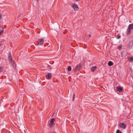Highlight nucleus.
Returning a JSON list of instances; mask_svg holds the SVG:
<instances>
[{
	"mask_svg": "<svg viewBox=\"0 0 133 133\" xmlns=\"http://www.w3.org/2000/svg\"><path fill=\"white\" fill-rule=\"evenodd\" d=\"M128 60L130 62H133V57H129L128 58Z\"/></svg>",
	"mask_w": 133,
	"mask_h": 133,
	"instance_id": "1a4fd4ad",
	"label": "nucleus"
},
{
	"mask_svg": "<svg viewBox=\"0 0 133 133\" xmlns=\"http://www.w3.org/2000/svg\"><path fill=\"white\" fill-rule=\"evenodd\" d=\"M116 133H122V132L119 130L118 129L117 130Z\"/></svg>",
	"mask_w": 133,
	"mask_h": 133,
	"instance_id": "4468645a",
	"label": "nucleus"
},
{
	"mask_svg": "<svg viewBox=\"0 0 133 133\" xmlns=\"http://www.w3.org/2000/svg\"><path fill=\"white\" fill-rule=\"evenodd\" d=\"M9 56H11V54H10V53H9Z\"/></svg>",
	"mask_w": 133,
	"mask_h": 133,
	"instance_id": "4be33fe9",
	"label": "nucleus"
},
{
	"mask_svg": "<svg viewBox=\"0 0 133 133\" xmlns=\"http://www.w3.org/2000/svg\"><path fill=\"white\" fill-rule=\"evenodd\" d=\"M1 59V58H0V60Z\"/></svg>",
	"mask_w": 133,
	"mask_h": 133,
	"instance_id": "cd10ccee",
	"label": "nucleus"
},
{
	"mask_svg": "<svg viewBox=\"0 0 133 133\" xmlns=\"http://www.w3.org/2000/svg\"><path fill=\"white\" fill-rule=\"evenodd\" d=\"M3 69L2 67H0V73L2 72L3 70Z\"/></svg>",
	"mask_w": 133,
	"mask_h": 133,
	"instance_id": "dca6fc26",
	"label": "nucleus"
},
{
	"mask_svg": "<svg viewBox=\"0 0 133 133\" xmlns=\"http://www.w3.org/2000/svg\"><path fill=\"white\" fill-rule=\"evenodd\" d=\"M97 67L96 66H93L91 68V70L92 72H94L96 68Z\"/></svg>",
	"mask_w": 133,
	"mask_h": 133,
	"instance_id": "9d476101",
	"label": "nucleus"
},
{
	"mask_svg": "<svg viewBox=\"0 0 133 133\" xmlns=\"http://www.w3.org/2000/svg\"><path fill=\"white\" fill-rule=\"evenodd\" d=\"M48 67L49 68H50V69H51L52 68V67H51V66L50 65H48Z\"/></svg>",
	"mask_w": 133,
	"mask_h": 133,
	"instance_id": "6ab92c4d",
	"label": "nucleus"
},
{
	"mask_svg": "<svg viewBox=\"0 0 133 133\" xmlns=\"http://www.w3.org/2000/svg\"><path fill=\"white\" fill-rule=\"evenodd\" d=\"M72 7H73L75 10H78V6L75 4H74V5H72Z\"/></svg>",
	"mask_w": 133,
	"mask_h": 133,
	"instance_id": "0eeeda50",
	"label": "nucleus"
},
{
	"mask_svg": "<svg viewBox=\"0 0 133 133\" xmlns=\"http://www.w3.org/2000/svg\"><path fill=\"white\" fill-rule=\"evenodd\" d=\"M2 15L0 14V19H2Z\"/></svg>",
	"mask_w": 133,
	"mask_h": 133,
	"instance_id": "aec40b11",
	"label": "nucleus"
},
{
	"mask_svg": "<svg viewBox=\"0 0 133 133\" xmlns=\"http://www.w3.org/2000/svg\"><path fill=\"white\" fill-rule=\"evenodd\" d=\"M117 91H122L123 90V89L122 87L118 86L116 87Z\"/></svg>",
	"mask_w": 133,
	"mask_h": 133,
	"instance_id": "423d86ee",
	"label": "nucleus"
},
{
	"mask_svg": "<svg viewBox=\"0 0 133 133\" xmlns=\"http://www.w3.org/2000/svg\"><path fill=\"white\" fill-rule=\"evenodd\" d=\"M4 31V29H2V30H1V32H3V31Z\"/></svg>",
	"mask_w": 133,
	"mask_h": 133,
	"instance_id": "412c9836",
	"label": "nucleus"
},
{
	"mask_svg": "<svg viewBox=\"0 0 133 133\" xmlns=\"http://www.w3.org/2000/svg\"><path fill=\"white\" fill-rule=\"evenodd\" d=\"M90 36H91V35H89V37H90Z\"/></svg>",
	"mask_w": 133,
	"mask_h": 133,
	"instance_id": "b1692460",
	"label": "nucleus"
},
{
	"mask_svg": "<svg viewBox=\"0 0 133 133\" xmlns=\"http://www.w3.org/2000/svg\"><path fill=\"white\" fill-rule=\"evenodd\" d=\"M44 38H42L38 40V44L41 45L44 42Z\"/></svg>",
	"mask_w": 133,
	"mask_h": 133,
	"instance_id": "7ed1b4c3",
	"label": "nucleus"
},
{
	"mask_svg": "<svg viewBox=\"0 0 133 133\" xmlns=\"http://www.w3.org/2000/svg\"><path fill=\"white\" fill-rule=\"evenodd\" d=\"M55 121V119L54 118L51 119L50 121V123H49L48 124V126L50 127H53L55 124L54 122Z\"/></svg>",
	"mask_w": 133,
	"mask_h": 133,
	"instance_id": "f03ea898",
	"label": "nucleus"
},
{
	"mask_svg": "<svg viewBox=\"0 0 133 133\" xmlns=\"http://www.w3.org/2000/svg\"><path fill=\"white\" fill-rule=\"evenodd\" d=\"M119 126L120 127L123 129H125L126 127V125L124 123H120Z\"/></svg>",
	"mask_w": 133,
	"mask_h": 133,
	"instance_id": "20e7f679",
	"label": "nucleus"
},
{
	"mask_svg": "<svg viewBox=\"0 0 133 133\" xmlns=\"http://www.w3.org/2000/svg\"><path fill=\"white\" fill-rule=\"evenodd\" d=\"M81 68V66L79 65H77L75 68L74 71H76L79 70Z\"/></svg>",
	"mask_w": 133,
	"mask_h": 133,
	"instance_id": "39448f33",
	"label": "nucleus"
},
{
	"mask_svg": "<svg viewBox=\"0 0 133 133\" xmlns=\"http://www.w3.org/2000/svg\"><path fill=\"white\" fill-rule=\"evenodd\" d=\"M13 62H14L13 64H14V63H15V62L14 61Z\"/></svg>",
	"mask_w": 133,
	"mask_h": 133,
	"instance_id": "393cba45",
	"label": "nucleus"
},
{
	"mask_svg": "<svg viewBox=\"0 0 133 133\" xmlns=\"http://www.w3.org/2000/svg\"><path fill=\"white\" fill-rule=\"evenodd\" d=\"M108 65L110 66H111L113 65V63L111 61H109L108 63Z\"/></svg>",
	"mask_w": 133,
	"mask_h": 133,
	"instance_id": "9b49d317",
	"label": "nucleus"
},
{
	"mask_svg": "<svg viewBox=\"0 0 133 133\" xmlns=\"http://www.w3.org/2000/svg\"><path fill=\"white\" fill-rule=\"evenodd\" d=\"M46 78L47 79H50L51 78V74L50 73H48L46 76Z\"/></svg>",
	"mask_w": 133,
	"mask_h": 133,
	"instance_id": "6e6552de",
	"label": "nucleus"
},
{
	"mask_svg": "<svg viewBox=\"0 0 133 133\" xmlns=\"http://www.w3.org/2000/svg\"><path fill=\"white\" fill-rule=\"evenodd\" d=\"M121 48V46H120V47H119L118 48V49H120V48Z\"/></svg>",
	"mask_w": 133,
	"mask_h": 133,
	"instance_id": "5701e85b",
	"label": "nucleus"
},
{
	"mask_svg": "<svg viewBox=\"0 0 133 133\" xmlns=\"http://www.w3.org/2000/svg\"><path fill=\"white\" fill-rule=\"evenodd\" d=\"M117 39H119V38H120L121 37V36L119 35V34H118V35H117Z\"/></svg>",
	"mask_w": 133,
	"mask_h": 133,
	"instance_id": "f3484780",
	"label": "nucleus"
},
{
	"mask_svg": "<svg viewBox=\"0 0 133 133\" xmlns=\"http://www.w3.org/2000/svg\"><path fill=\"white\" fill-rule=\"evenodd\" d=\"M9 60L10 62H11L12 61V56H9Z\"/></svg>",
	"mask_w": 133,
	"mask_h": 133,
	"instance_id": "f8f14e48",
	"label": "nucleus"
},
{
	"mask_svg": "<svg viewBox=\"0 0 133 133\" xmlns=\"http://www.w3.org/2000/svg\"><path fill=\"white\" fill-rule=\"evenodd\" d=\"M1 32H0V35H1Z\"/></svg>",
	"mask_w": 133,
	"mask_h": 133,
	"instance_id": "a878e982",
	"label": "nucleus"
},
{
	"mask_svg": "<svg viewBox=\"0 0 133 133\" xmlns=\"http://www.w3.org/2000/svg\"><path fill=\"white\" fill-rule=\"evenodd\" d=\"M133 31V24H129L127 30V34H130L131 31Z\"/></svg>",
	"mask_w": 133,
	"mask_h": 133,
	"instance_id": "f257e3e1",
	"label": "nucleus"
},
{
	"mask_svg": "<svg viewBox=\"0 0 133 133\" xmlns=\"http://www.w3.org/2000/svg\"><path fill=\"white\" fill-rule=\"evenodd\" d=\"M75 94H74L73 95V98H72V101H74V99H75Z\"/></svg>",
	"mask_w": 133,
	"mask_h": 133,
	"instance_id": "a211bd4d",
	"label": "nucleus"
},
{
	"mask_svg": "<svg viewBox=\"0 0 133 133\" xmlns=\"http://www.w3.org/2000/svg\"><path fill=\"white\" fill-rule=\"evenodd\" d=\"M68 70L69 71H70L71 70V67L70 66H69L68 67Z\"/></svg>",
	"mask_w": 133,
	"mask_h": 133,
	"instance_id": "ddd939ff",
	"label": "nucleus"
},
{
	"mask_svg": "<svg viewBox=\"0 0 133 133\" xmlns=\"http://www.w3.org/2000/svg\"><path fill=\"white\" fill-rule=\"evenodd\" d=\"M25 128L24 126L23 125L22 128L21 129H20V130H24V129H25Z\"/></svg>",
	"mask_w": 133,
	"mask_h": 133,
	"instance_id": "2eb2a0df",
	"label": "nucleus"
},
{
	"mask_svg": "<svg viewBox=\"0 0 133 133\" xmlns=\"http://www.w3.org/2000/svg\"><path fill=\"white\" fill-rule=\"evenodd\" d=\"M37 1H38V0H36Z\"/></svg>",
	"mask_w": 133,
	"mask_h": 133,
	"instance_id": "bb28decb",
	"label": "nucleus"
}]
</instances>
